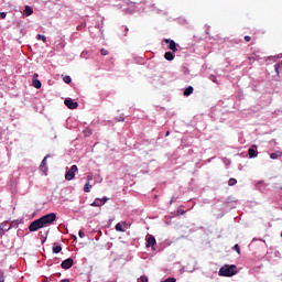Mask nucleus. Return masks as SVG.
Segmentation results:
<instances>
[{
  "instance_id": "nucleus-17",
  "label": "nucleus",
  "mask_w": 282,
  "mask_h": 282,
  "mask_svg": "<svg viewBox=\"0 0 282 282\" xmlns=\"http://www.w3.org/2000/svg\"><path fill=\"white\" fill-rule=\"evenodd\" d=\"M115 228H116L117 232H124V228H122L121 223H118Z\"/></svg>"
},
{
  "instance_id": "nucleus-8",
  "label": "nucleus",
  "mask_w": 282,
  "mask_h": 282,
  "mask_svg": "<svg viewBox=\"0 0 282 282\" xmlns=\"http://www.w3.org/2000/svg\"><path fill=\"white\" fill-rule=\"evenodd\" d=\"M164 43L170 44L169 50H171L172 52H177V44L175 43V41L165 39Z\"/></svg>"
},
{
  "instance_id": "nucleus-9",
  "label": "nucleus",
  "mask_w": 282,
  "mask_h": 282,
  "mask_svg": "<svg viewBox=\"0 0 282 282\" xmlns=\"http://www.w3.org/2000/svg\"><path fill=\"white\" fill-rule=\"evenodd\" d=\"M32 86L35 87V89H41V80H39V74L33 75V82Z\"/></svg>"
},
{
  "instance_id": "nucleus-32",
  "label": "nucleus",
  "mask_w": 282,
  "mask_h": 282,
  "mask_svg": "<svg viewBox=\"0 0 282 282\" xmlns=\"http://www.w3.org/2000/svg\"><path fill=\"white\" fill-rule=\"evenodd\" d=\"M6 17H8V14L6 12L0 13V19H6Z\"/></svg>"
},
{
  "instance_id": "nucleus-35",
  "label": "nucleus",
  "mask_w": 282,
  "mask_h": 282,
  "mask_svg": "<svg viewBox=\"0 0 282 282\" xmlns=\"http://www.w3.org/2000/svg\"><path fill=\"white\" fill-rule=\"evenodd\" d=\"M212 80L213 83H217V77L214 76Z\"/></svg>"
},
{
  "instance_id": "nucleus-23",
  "label": "nucleus",
  "mask_w": 282,
  "mask_h": 282,
  "mask_svg": "<svg viewBox=\"0 0 282 282\" xmlns=\"http://www.w3.org/2000/svg\"><path fill=\"white\" fill-rule=\"evenodd\" d=\"M139 282H149V278L147 275H142L139 278Z\"/></svg>"
},
{
  "instance_id": "nucleus-12",
  "label": "nucleus",
  "mask_w": 282,
  "mask_h": 282,
  "mask_svg": "<svg viewBox=\"0 0 282 282\" xmlns=\"http://www.w3.org/2000/svg\"><path fill=\"white\" fill-rule=\"evenodd\" d=\"M281 156H282V152L279 150L270 154L271 160H279V158Z\"/></svg>"
},
{
  "instance_id": "nucleus-19",
  "label": "nucleus",
  "mask_w": 282,
  "mask_h": 282,
  "mask_svg": "<svg viewBox=\"0 0 282 282\" xmlns=\"http://www.w3.org/2000/svg\"><path fill=\"white\" fill-rule=\"evenodd\" d=\"M37 41H43V43H47V37L42 34H37Z\"/></svg>"
},
{
  "instance_id": "nucleus-13",
  "label": "nucleus",
  "mask_w": 282,
  "mask_h": 282,
  "mask_svg": "<svg viewBox=\"0 0 282 282\" xmlns=\"http://www.w3.org/2000/svg\"><path fill=\"white\" fill-rule=\"evenodd\" d=\"M164 58H165V61H173L175 58V54H173L171 52H166L164 54Z\"/></svg>"
},
{
  "instance_id": "nucleus-37",
  "label": "nucleus",
  "mask_w": 282,
  "mask_h": 282,
  "mask_svg": "<svg viewBox=\"0 0 282 282\" xmlns=\"http://www.w3.org/2000/svg\"><path fill=\"white\" fill-rule=\"evenodd\" d=\"M61 282H69V280L65 279V280H62Z\"/></svg>"
},
{
  "instance_id": "nucleus-24",
  "label": "nucleus",
  "mask_w": 282,
  "mask_h": 282,
  "mask_svg": "<svg viewBox=\"0 0 282 282\" xmlns=\"http://www.w3.org/2000/svg\"><path fill=\"white\" fill-rule=\"evenodd\" d=\"M234 250H236V252H238V254H241V248L239 247V245H235Z\"/></svg>"
},
{
  "instance_id": "nucleus-29",
  "label": "nucleus",
  "mask_w": 282,
  "mask_h": 282,
  "mask_svg": "<svg viewBox=\"0 0 282 282\" xmlns=\"http://www.w3.org/2000/svg\"><path fill=\"white\" fill-rule=\"evenodd\" d=\"M91 180H94V175L93 174H89L87 176V183L89 184L91 182Z\"/></svg>"
},
{
  "instance_id": "nucleus-5",
  "label": "nucleus",
  "mask_w": 282,
  "mask_h": 282,
  "mask_svg": "<svg viewBox=\"0 0 282 282\" xmlns=\"http://www.w3.org/2000/svg\"><path fill=\"white\" fill-rule=\"evenodd\" d=\"M52 158V155L47 154L41 162L40 170L44 175H47V159Z\"/></svg>"
},
{
  "instance_id": "nucleus-28",
  "label": "nucleus",
  "mask_w": 282,
  "mask_h": 282,
  "mask_svg": "<svg viewBox=\"0 0 282 282\" xmlns=\"http://www.w3.org/2000/svg\"><path fill=\"white\" fill-rule=\"evenodd\" d=\"M245 41H246V43H250V41H252V37L249 36V35H246V36H245Z\"/></svg>"
},
{
  "instance_id": "nucleus-41",
  "label": "nucleus",
  "mask_w": 282,
  "mask_h": 282,
  "mask_svg": "<svg viewBox=\"0 0 282 282\" xmlns=\"http://www.w3.org/2000/svg\"><path fill=\"white\" fill-rule=\"evenodd\" d=\"M280 188H281V191H282V186H281Z\"/></svg>"
},
{
  "instance_id": "nucleus-6",
  "label": "nucleus",
  "mask_w": 282,
  "mask_h": 282,
  "mask_svg": "<svg viewBox=\"0 0 282 282\" xmlns=\"http://www.w3.org/2000/svg\"><path fill=\"white\" fill-rule=\"evenodd\" d=\"M64 105H66L68 109H78V102L72 100V98L65 99Z\"/></svg>"
},
{
  "instance_id": "nucleus-26",
  "label": "nucleus",
  "mask_w": 282,
  "mask_h": 282,
  "mask_svg": "<svg viewBox=\"0 0 282 282\" xmlns=\"http://www.w3.org/2000/svg\"><path fill=\"white\" fill-rule=\"evenodd\" d=\"M177 214L178 215H186V212L184 209H182V207H178Z\"/></svg>"
},
{
  "instance_id": "nucleus-7",
  "label": "nucleus",
  "mask_w": 282,
  "mask_h": 282,
  "mask_svg": "<svg viewBox=\"0 0 282 282\" xmlns=\"http://www.w3.org/2000/svg\"><path fill=\"white\" fill-rule=\"evenodd\" d=\"M72 265H74V259H72V258H68L62 262L63 270H69V268H72Z\"/></svg>"
},
{
  "instance_id": "nucleus-4",
  "label": "nucleus",
  "mask_w": 282,
  "mask_h": 282,
  "mask_svg": "<svg viewBox=\"0 0 282 282\" xmlns=\"http://www.w3.org/2000/svg\"><path fill=\"white\" fill-rule=\"evenodd\" d=\"M7 226L8 221L0 224V237H3L9 230H12V224H10L9 227Z\"/></svg>"
},
{
  "instance_id": "nucleus-25",
  "label": "nucleus",
  "mask_w": 282,
  "mask_h": 282,
  "mask_svg": "<svg viewBox=\"0 0 282 282\" xmlns=\"http://www.w3.org/2000/svg\"><path fill=\"white\" fill-rule=\"evenodd\" d=\"M100 54H101V56H107V54H109V52L105 48H101Z\"/></svg>"
},
{
  "instance_id": "nucleus-38",
  "label": "nucleus",
  "mask_w": 282,
  "mask_h": 282,
  "mask_svg": "<svg viewBox=\"0 0 282 282\" xmlns=\"http://www.w3.org/2000/svg\"><path fill=\"white\" fill-rule=\"evenodd\" d=\"M126 32H129V28H126Z\"/></svg>"
},
{
  "instance_id": "nucleus-3",
  "label": "nucleus",
  "mask_w": 282,
  "mask_h": 282,
  "mask_svg": "<svg viewBox=\"0 0 282 282\" xmlns=\"http://www.w3.org/2000/svg\"><path fill=\"white\" fill-rule=\"evenodd\" d=\"M77 171H78V166L77 165H72L69 171H67L66 174H65V180L67 182H72V180H74V177H76Z\"/></svg>"
},
{
  "instance_id": "nucleus-11",
  "label": "nucleus",
  "mask_w": 282,
  "mask_h": 282,
  "mask_svg": "<svg viewBox=\"0 0 282 282\" xmlns=\"http://www.w3.org/2000/svg\"><path fill=\"white\" fill-rule=\"evenodd\" d=\"M23 14H25V17H32V14H34V10L32 9V7L25 6Z\"/></svg>"
},
{
  "instance_id": "nucleus-40",
  "label": "nucleus",
  "mask_w": 282,
  "mask_h": 282,
  "mask_svg": "<svg viewBox=\"0 0 282 282\" xmlns=\"http://www.w3.org/2000/svg\"><path fill=\"white\" fill-rule=\"evenodd\" d=\"M280 65H282V61H281Z\"/></svg>"
},
{
  "instance_id": "nucleus-27",
  "label": "nucleus",
  "mask_w": 282,
  "mask_h": 282,
  "mask_svg": "<svg viewBox=\"0 0 282 282\" xmlns=\"http://www.w3.org/2000/svg\"><path fill=\"white\" fill-rule=\"evenodd\" d=\"M177 280L175 278H167L165 281L162 282H176Z\"/></svg>"
},
{
  "instance_id": "nucleus-31",
  "label": "nucleus",
  "mask_w": 282,
  "mask_h": 282,
  "mask_svg": "<svg viewBox=\"0 0 282 282\" xmlns=\"http://www.w3.org/2000/svg\"><path fill=\"white\" fill-rule=\"evenodd\" d=\"M78 235H79L80 239H84L85 232L83 230H79Z\"/></svg>"
},
{
  "instance_id": "nucleus-21",
  "label": "nucleus",
  "mask_w": 282,
  "mask_h": 282,
  "mask_svg": "<svg viewBox=\"0 0 282 282\" xmlns=\"http://www.w3.org/2000/svg\"><path fill=\"white\" fill-rule=\"evenodd\" d=\"M237 184V180L236 178H229L228 181V185L229 186H235Z\"/></svg>"
},
{
  "instance_id": "nucleus-22",
  "label": "nucleus",
  "mask_w": 282,
  "mask_h": 282,
  "mask_svg": "<svg viewBox=\"0 0 282 282\" xmlns=\"http://www.w3.org/2000/svg\"><path fill=\"white\" fill-rule=\"evenodd\" d=\"M0 282H6V274L3 273V270L0 269Z\"/></svg>"
},
{
  "instance_id": "nucleus-2",
  "label": "nucleus",
  "mask_w": 282,
  "mask_h": 282,
  "mask_svg": "<svg viewBox=\"0 0 282 282\" xmlns=\"http://www.w3.org/2000/svg\"><path fill=\"white\" fill-rule=\"evenodd\" d=\"M219 276H235L237 274V265L225 264L219 269Z\"/></svg>"
},
{
  "instance_id": "nucleus-18",
  "label": "nucleus",
  "mask_w": 282,
  "mask_h": 282,
  "mask_svg": "<svg viewBox=\"0 0 282 282\" xmlns=\"http://www.w3.org/2000/svg\"><path fill=\"white\" fill-rule=\"evenodd\" d=\"M91 192V186L89 185V183L86 182V184L84 185V193H90Z\"/></svg>"
},
{
  "instance_id": "nucleus-30",
  "label": "nucleus",
  "mask_w": 282,
  "mask_h": 282,
  "mask_svg": "<svg viewBox=\"0 0 282 282\" xmlns=\"http://www.w3.org/2000/svg\"><path fill=\"white\" fill-rule=\"evenodd\" d=\"M108 199H109V198L104 197V198H101V199H97V202H101L102 204H105L106 202H108Z\"/></svg>"
},
{
  "instance_id": "nucleus-10",
  "label": "nucleus",
  "mask_w": 282,
  "mask_h": 282,
  "mask_svg": "<svg viewBox=\"0 0 282 282\" xmlns=\"http://www.w3.org/2000/svg\"><path fill=\"white\" fill-rule=\"evenodd\" d=\"M155 246V237L149 236L147 238V248H153Z\"/></svg>"
},
{
  "instance_id": "nucleus-36",
  "label": "nucleus",
  "mask_w": 282,
  "mask_h": 282,
  "mask_svg": "<svg viewBox=\"0 0 282 282\" xmlns=\"http://www.w3.org/2000/svg\"><path fill=\"white\" fill-rule=\"evenodd\" d=\"M165 135H166V138H169V135H171V132L167 131V132L165 133Z\"/></svg>"
},
{
  "instance_id": "nucleus-20",
  "label": "nucleus",
  "mask_w": 282,
  "mask_h": 282,
  "mask_svg": "<svg viewBox=\"0 0 282 282\" xmlns=\"http://www.w3.org/2000/svg\"><path fill=\"white\" fill-rule=\"evenodd\" d=\"M64 83H66V85H69V83H72V77L69 75L64 76L63 78Z\"/></svg>"
},
{
  "instance_id": "nucleus-33",
  "label": "nucleus",
  "mask_w": 282,
  "mask_h": 282,
  "mask_svg": "<svg viewBox=\"0 0 282 282\" xmlns=\"http://www.w3.org/2000/svg\"><path fill=\"white\" fill-rule=\"evenodd\" d=\"M86 24H79L77 25V30H83V28H85Z\"/></svg>"
},
{
  "instance_id": "nucleus-39",
  "label": "nucleus",
  "mask_w": 282,
  "mask_h": 282,
  "mask_svg": "<svg viewBox=\"0 0 282 282\" xmlns=\"http://www.w3.org/2000/svg\"><path fill=\"white\" fill-rule=\"evenodd\" d=\"M123 224V226H127V223H122Z\"/></svg>"
},
{
  "instance_id": "nucleus-15",
  "label": "nucleus",
  "mask_w": 282,
  "mask_h": 282,
  "mask_svg": "<svg viewBox=\"0 0 282 282\" xmlns=\"http://www.w3.org/2000/svg\"><path fill=\"white\" fill-rule=\"evenodd\" d=\"M248 155H249V158H257V155H258V152H257V150H254L253 148H250L249 150H248Z\"/></svg>"
},
{
  "instance_id": "nucleus-1",
  "label": "nucleus",
  "mask_w": 282,
  "mask_h": 282,
  "mask_svg": "<svg viewBox=\"0 0 282 282\" xmlns=\"http://www.w3.org/2000/svg\"><path fill=\"white\" fill-rule=\"evenodd\" d=\"M54 221H56V214H46L41 218L33 220L29 226V230L30 232H36V230H41V228H45L46 226L54 224Z\"/></svg>"
},
{
  "instance_id": "nucleus-16",
  "label": "nucleus",
  "mask_w": 282,
  "mask_h": 282,
  "mask_svg": "<svg viewBox=\"0 0 282 282\" xmlns=\"http://www.w3.org/2000/svg\"><path fill=\"white\" fill-rule=\"evenodd\" d=\"M62 250H63V247H61V245L54 243V247H53L54 254H58Z\"/></svg>"
},
{
  "instance_id": "nucleus-14",
  "label": "nucleus",
  "mask_w": 282,
  "mask_h": 282,
  "mask_svg": "<svg viewBox=\"0 0 282 282\" xmlns=\"http://www.w3.org/2000/svg\"><path fill=\"white\" fill-rule=\"evenodd\" d=\"M193 91H195V88H193V86H188V87L184 90L183 95H184V96H191V94H193Z\"/></svg>"
},
{
  "instance_id": "nucleus-34",
  "label": "nucleus",
  "mask_w": 282,
  "mask_h": 282,
  "mask_svg": "<svg viewBox=\"0 0 282 282\" xmlns=\"http://www.w3.org/2000/svg\"><path fill=\"white\" fill-rule=\"evenodd\" d=\"M90 206H100V203L94 202V203L90 204Z\"/></svg>"
}]
</instances>
